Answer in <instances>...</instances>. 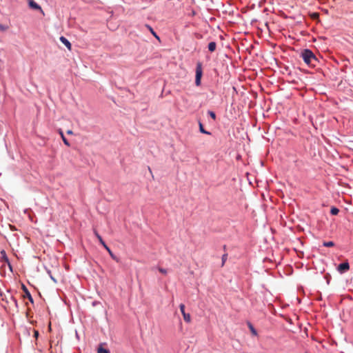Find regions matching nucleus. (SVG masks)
<instances>
[{"label": "nucleus", "instance_id": "f8f14e48", "mask_svg": "<svg viewBox=\"0 0 353 353\" xmlns=\"http://www.w3.org/2000/svg\"><path fill=\"white\" fill-rule=\"evenodd\" d=\"M98 353H110L108 350L104 349L102 347H99L97 350Z\"/></svg>", "mask_w": 353, "mask_h": 353}, {"label": "nucleus", "instance_id": "dca6fc26", "mask_svg": "<svg viewBox=\"0 0 353 353\" xmlns=\"http://www.w3.org/2000/svg\"><path fill=\"white\" fill-rule=\"evenodd\" d=\"M228 259V254H224L223 256H222V266L224 265L226 260Z\"/></svg>", "mask_w": 353, "mask_h": 353}, {"label": "nucleus", "instance_id": "20e7f679", "mask_svg": "<svg viewBox=\"0 0 353 353\" xmlns=\"http://www.w3.org/2000/svg\"><path fill=\"white\" fill-rule=\"evenodd\" d=\"M28 4L30 9L39 11L43 16L45 12L41 7L34 0H28Z\"/></svg>", "mask_w": 353, "mask_h": 353}, {"label": "nucleus", "instance_id": "9d476101", "mask_svg": "<svg viewBox=\"0 0 353 353\" xmlns=\"http://www.w3.org/2000/svg\"><path fill=\"white\" fill-rule=\"evenodd\" d=\"M339 212V210L336 207H332L330 210V213L332 215H337Z\"/></svg>", "mask_w": 353, "mask_h": 353}, {"label": "nucleus", "instance_id": "4be33fe9", "mask_svg": "<svg viewBox=\"0 0 353 353\" xmlns=\"http://www.w3.org/2000/svg\"><path fill=\"white\" fill-rule=\"evenodd\" d=\"M6 28H4L3 25L0 24V30H5Z\"/></svg>", "mask_w": 353, "mask_h": 353}, {"label": "nucleus", "instance_id": "39448f33", "mask_svg": "<svg viewBox=\"0 0 353 353\" xmlns=\"http://www.w3.org/2000/svg\"><path fill=\"white\" fill-rule=\"evenodd\" d=\"M179 307H180V310H181V312L183 315V319L185 322L187 323H190L191 321V316H190V314H188V313H186L185 312V305L181 303L180 305H179Z\"/></svg>", "mask_w": 353, "mask_h": 353}, {"label": "nucleus", "instance_id": "a878e982", "mask_svg": "<svg viewBox=\"0 0 353 353\" xmlns=\"http://www.w3.org/2000/svg\"><path fill=\"white\" fill-rule=\"evenodd\" d=\"M66 46L68 47V50H71V46Z\"/></svg>", "mask_w": 353, "mask_h": 353}, {"label": "nucleus", "instance_id": "4468645a", "mask_svg": "<svg viewBox=\"0 0 353 353\" xmlns=\"http://www.w3.org/2000/svg\"><path fill=\"white\" fill-rule=\"evenodd\" d=\"M199 130H200V132L203 134H210V132H208L204 130L203 126L201 123H199Z\"/></svg>", "mask_w": 353, "mask_h": 353}, {"label": "nucleus", "instance_id": "cd10ccee", "mask_svg": "<svg viewBox=\"0 0 353 353\" xmlns=\"http://www.w3.org/2000/svg\"><path fill=\"white\" fill-rule=\"evenodd\" d=\"M49 329L50 330L51 329V325L50 324L49 325Z\"/></svg>", "mask_w": 353, "mask_h": 353}, {"label": "nucleus", "instance_id": "f3484780", "mask_svg": "<svg viewBox=\"0 0 353 353\" xmlns=\"http://www.w3.org/2000/svg\"><path fill=\"white\" fill-rule=\"evenodd\" d=\"M319 13L317 12H313L312 14H311V17L313 19H316L319 18Z\"/></svg>", "mask_w": 353, "mask_h": 353}, {"label": "nucleus", "instance_id": "7ed1b4c3", "mask_svg": "<svg viewBox=\"0 0 353 353\" xmlns=\"http://www.w3.org/2000/svg\"><path fill=\"white\" fill-rule=\"evenodd\" d=\"M203 74L202 65L200 62L197 63L196 68L195 84L199 86L201 85V79Z\"/></svg>", "mask_w": 353, "mask_h": 353}, {"label": "nucleus", "instance_id": "6e6552de", "mask_svg": "<svg viewBox=\"0 0 353 353\" xmlns=\"http://www.w3.org/2000/svg\"><path fill=\"white\" fill-rule=\"evenodd\" d=\"M0 255H1V259L3 261L6 262V263H8V265H9V267L11 268V265L10 263V261H9V259L7 256V254H6V252L4 250H2L1 252H0Z\"/></svg>", "mask_w": 353, "mask_h": 353}, {"label": "nucleus", "instance_id": "a211bd4d", "mask_svg": "<svg viewBox=\"0 0 353 353\" xmlns=\"http://www.w3.org/2000/svg\"><path fill=\"white\" fill-rule=\"evenodd\" d=\"M158 270H159V271L161 273H162V274H166L168 273V271H167V270H166V269H164V268H158Z\"/></svg>", "mask_w": 353, "mask_h": 353}, {"label": "nucleus", "instance_id": "bb28decb", "mask_svg": "<svg viewBox=\"0 0 353 353\" xmlns=\"http://www.w3.org/2000/svg\"><path fill=\"white\" fill-rule=\"evenodd\" d=\"M209 44L212 45V44H215V43L214 42H210V43H209Z\"/></svg>", "mask_w": 353, "mask_h": 353}, {"label": "nucleus", "instance_id": "ddd939ff", "mask_svg": "<svg viewBox=\"0 0 353 353\" xmlns=\"http://www.w3.org/2000/svg\"><path fill=\"white\" fill-rule=\"evenodd\" d=\"M323 245L325 247H333L334 245V243L333 241L323 242Z\"/></svg>", "mask_w": 353, "mask_h": 353}, {"label": "nucleus", "instance_id": "423d86ee", "mask_svg": "<svg viewBox=\"0 0 353 353\" xmlns=\"http://www.w3.org/2000/svg\"><path fill=\"white\" fill-rule=\"evenodd\" d=\"M350 269V265L347 262L342 263L339 265L337 270L340 273H344Z\"/></svg>", "mask_w": 353, "mask_h": 353}, {"label": "nucleus", "instance_id": "412c9836", "mask_svg": "<svg viewBox=\"0 0 353 353\" xmlns=\"http://www.w3.org/2000/svg\"><path fill=\"white\" fill-rule=\"evenodd\" d=\"M148 27L150 29V30L152 32V33L159 39V37L156 35V34L154 33L153 30L150 26H148Z\"/></svg>", "mask_w": 353, "mask_h": 353}, {"label": "nucleus", "instance_id": "b1692460", "mask_svg": "<svg viewBox=\"0 0 353 353\" xmlns=\"http://www.w3.org/2000/svg\"><path fill=\"white\" fill-rule=\"evenodd\" d=\"M38 335H39V332H38V331H35V332H34V336H35V337H37V336H38Z\"/></svg>", "mask_w": 353, "mask_h": 353}, {"label": "nucleus", "instance_id": "0eeeda50", "mask_svg": "<svg viewBox=\"0 0 353 353\" xmlns=\"http://www.w3.org/2000/svg\"><path fill=\"white\" fill-rule=\"evenodd\" d=\"M22 289L25 292V294L23 295V298L26 299H28V300L31 302V303H33V299L30 293V292L28 291V290L27 289V288L24 285H22Z\"/></svg>", "mask_w": 353, "mask_h": 353}, {"label": "nucleus", "instance_id": "5701e85b", "mask_svg": "<svg viewBox=\"0 0 353 353\" xmlns=\"http://www.w3.org/2000/svg\"><path fill=\"white\" fill-rule=\"evenodd\" d=\"M67 134H73V132H72L71 130H68L67 131Z\"/></svg>", "mask_w": 353, "mask_h": 353}, {"label": "nucleus", "instance_id": "1a4fd4ad", "mask_svg": "<svg viewBox=\"0 0 353 353\" xmlns=\"http://www.w3.org/2000/svg\"><path fill=\"white\" fill-rule=\"evenodd\" d=\"M59 134L62 138V140L63 141V143L67 145V146H70V143L68 142V141L66 139V138L65 137L63 132L61 130H59Z\"/></svg>", "mask_w": 353, "mask_h": 353}, {"label": "nucleus", "instance_id": "2eb2a0df", "mask_svg": "<svg viewBox=\"0 0 353 353\" xmlns=\"http://www.w3.org/2000/svg\"><path fill=\"white\" fill-rule=\"evenodd\" d=\"M60 41L63 43V44H70V43L64 37H60Z\"/></svg>", "mask_w": 353, "mask_h": 353}, {"label": "nucleus", "instance_id": "f03ea898", "mask_svg": "<svg viewBox=\"0 0 353 353\" xmlns=\"http://www.w3.org/2000/svg\"><path fill=\"white\" fill-rule=\"evenodd\" d=\"M94 233L95 234V236H97V238L99 239L100 243L105 248V249L108 252L109 254L110 255V256L114 259L116 261H118V259L117 258V256L112 253V252L111 251V250L110 249V248L105 244V243L104 242V241L103 240L102 237L101 236V235H99V234L98 233V232L96 230H94Z\"/></svg>", "mask_w": 353, "mask_h": 353}, {"label": "nucleus", "instance_id": "f257e3e1", "mask_svg": "<svg viewBox=\"0 0 353 353\" xmlns=\"http://www.w3.org/2000/svg\"><path fill=\"white\" fill-rule=\"evenodd\" d=\"M301 57L304 62L309 66L315 67L318 60L314 54L310 50H303L301 53Z\"/></svg>", "mask_w": 353, "mask_h": 353}, {"label": "nucleus", "instance_id": "aec40b11", "mask_svg": "<svg viewBox=\"0 0 353 353\" xmlns=\"http://www.w3.org/2000/svg\"><path fill=\"white\" fill-rule=\"evenodd\" d=\"M216 46H208L209 50L210 52H214L216 50Z\"/></svg>", "mask_w": 353, "mask_h": 353}, {"label": "nucleus", "instance_id": "9b49d317", "mask_svg": "<svg viewBox=\"0 0 353 353\" xmlns=\"http://www.w3.org/2000/svg\"><path fill=\"white\" fill-rule=\"evenodd\" d=\"M248 327L252 332V334L254 336H256L257 335V332L256 330L254 329V327H253V325L251 324V323H249L248 324Z\"/></svg>", "mask_w": 353, "mask_h": 353}, {"label": "nucleus", "instance_id": "393cba45", "mask_svg": "<svg viewBox=\"0 0 353 353\" xmlns=\"http://www.w3.org/2000/svg\"><path fill=\"white\" fill-rule=\"evenodd\" d=\"M252 47H253V46H250V48H246V50H249L250 51V48H252Z\"/></svg>", "mask_w": 353, "mask_h": 353}, {"label": "nucleus", "instance_id": "6ab92c4d", "mask_svg": "<svg viewBox=\"0 0 353 353\" xmlns=\"http://www.w3.org/2000/svg\"><path fill=\"white\" fill-rule=\"evenodd\" d=\"M208 114H210V116L214 119L215 120L216 119V114L214 112L212 111H209L208 112Z\"/></svg>", "mask_w": 353, "mask_h": 353}]
</instances>
